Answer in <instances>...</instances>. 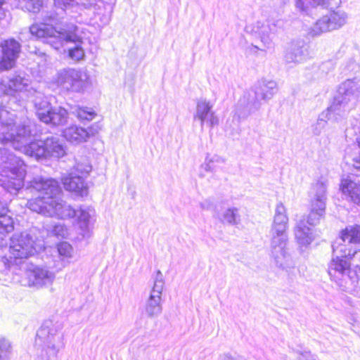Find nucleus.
<instances>
[{"label":"nucleus","mask_w":360,"mask_h":360,"mask_svg":"<svg viewBox=\"0 0 360 360\" xmlns=\"http://www.w3.org/2000/svg\"><path fill=\"white\" fill-rule=\"evenodd\" d=\"M26 165L6 148H0V186L12 195H17L24 186Z\"/></svg>","instance_id":"obj_5"},{"label":"nucleus","mask_w":360,"mask_h":360,"mask_svg":"<svg viewBox=\"0 0 360 360\" xmlns=\"http://www.w3.org/2000/svg\"><path fill=\"white\" fill-rule=\"evenodd\" d=\"M110 20V15H103L102 18H101V22L102 25H107L109 23Z\"/></svg>","instance_id":"obj_47"},{"label":"nucleus","mask_w":360,"mask_h":360,"mask_svg":"<svg viewBox=\"0 0 360 360\" xmlns=\"http://www.w3.org/2000/svg\"><path fill=\"white\" fill-rule=\"evenodd\" d=\"M335 1V0H295L296 8L302 13H307L311 8L319 6L329 8L333 13L330 16L326 15L317 20L310 32L312 36L336 29V13L332 6Z\"/></svg>","instance_id":"obj_7"},{"label":"nucleus","mask_w":360,"mask_h":360,"mask_svg":"<svg viewBox=\"0 0 360 360\" xmlns=\"http://www.w3.org/2000/svg\"><path fill=\"white\" fill-rule=\"evenodd\" d=\"M51 233L59 237L65 238L68 235L67 227L62 223H58L53 226Z\"/></svg>","instance_id":"obj_40"},{"label":"nucleus","mask_w":360,"mask_h":360,"mask_svg":"<svg viewBox=\"0 0 360 360\" xmlns=\"http://www.w3.org/2000/svg\"><path fill=\"white\" fill-rule=\"evenodd\" d=\"M165 287V280L162 272L156 273L153 288L144 305L145 312L148 318L158 316L162 311V295Z\"/></svg>","instance_id":"obj_16"},{"label":"nucleus","mask_w":360,"mask_h":360,"mask_svg":"<svg viewBox=\"0 0 360 360\" xmlns=\"http://www.w3.org/2000/svg\"><path fill=\"white\" fill-rule=\"evenodd\" d=\"M34 91L31 81L24 72L11 73L1 79L0 82V94L15 96L22 93L28 96Z\"/></svg>","instance_id":"obj_12"},{"label":"nucleus","mask_w":360,"mask_h":360,"mask_svg":"<svg viewBox=\"0 0 360 360\" xmlns=\"http://www.w3.org/2000/svg\"><path fill=\"white\" fill-rule=\"evenodd\" d=\"M288 223V217L286 208L283 203L279 202L275 208L274 221L270 231L271 255L276 265L286 271L293 269L295 265L287 248Z\"/></svg>","instance_id":"obj_2"},{"label":"nucleus","mask_w":360,"mask_h":360,"mask_svg":"<svg viewBox=\"0 0 360 360\" xmlns=\"http://www.w3.org/2000/svg\"><path fill=\"white\" fill-rule=\"evenodd\" d=\"M341 252H343V254L341 255L342 257H345V258H351L352 256L354 255V252L353 253L351 252V251L349 250V252L347 254L345 252V250H340Z\"/></svg>","instance_id":"obj_48"},{"label":"nucleus","mask_w":360,"mask_h":360,"mask_svg":"<svg viewBox=\"0 0 360 360\" xmlns=\"http://www.w3.org/2000/svg\"><path fill=\"white\" fill-rule=\"evenodd\" d=\"M11 342L4 337H0V360H11Z\"/></svg>","instance_id":"obj_35"},{"label":"nucleus","mask_w":360,"mask_h":360,"mask_svg":"<svg viewBox=\"0 0 360 360\" xmlns=\"http://www.w3.org/2000/svg\"><path fill=\"white\" fill-rule=\"evenodd\" d=\"M295 236L300 247H307L314 240V235L311 228L306 225L305 219H300L295 228Z\"/></svg>","instance_id":"obj_24"},{"label":"nucleus","mask_w":360,"mask_h":360,"mask_svg":"<svg viewBox=\"0 0 360 360\" xmlns=\"http://www.w3.org/2000/svg\"><path fill=\"white\" fill-rule=\"evenodd\" d=\"M339 271L340 270L345 271L349 268V264L347 263V260H342L339 259Z\"/></svg>","instance_id":"obj_44"},{"label":"nucleus","mask_w":360,"mask_h":360,"mask_svg":"<svg viewBox=\"0 0 360 360\" xmlns=\"http://www.w3.org/2000/svg\"><path fill=\"white\" fill-rule=\"evenodd\" d=\"M42 4V0H27L25 1V8L29 12L37 13L40 11Z\"/></svg>","instance_id":"obj_39"},{"label":"nucleus","mask_w":360,"mask_h":360,"mask_svg":"<svg viewBox=\"0 0 360 360\" xmlns=\"http://www.w3.org/2000/svg\"><path fill=\"white\" fill-rule=\"evenodd\" d=\"M54 5L64 11L70 10L72 13H78L83 6L77 0H54Z\"/></svg>","instance_id":"obj_30"},{"label":"nucleus","mask_w":360,"mask_h":360,"mask_svg":"<svg viewBox=\"0 0 360 360\" xmlns=\"http://www.w3.org/2000/svg\"><path fill=\"white\" fill-rule=\"evenodd\" d=\"M15 111H17L16 109H13V112H15Z\"/></svg>","instance_id":"obj_52"},{"label":"nucleus","mask_w":360,"mask_h":360,"mask_svg":"<svg viewBox=\"0 0 360 360\" xmlns=\"http://www.w3.org/2000/svg\"><path fill=\"white\" fill-rule=\"evenodd\" d=\"M63 324L46 321L37 330L34 343L35 360H53L64 347Z\"/></svg>","instance_id":"obj_3"},{"label":"nucleus","mask_w":360,"mask_h":360,"mask_svg":"<svg viewBox=\"0 0 360 360\" xmlns=\"http://www.w3.org/2000/svg\"><path fill=\"white\" fill-rule=\"evenodd\" d=\"M0 47V71L11 69L15 65L21 50L20 43L14 39H10L1 42Z\"/></svg>","instance_id":"obj_17"},{"label":"nucleus","mask_w":360,"mask_h":360,"mask_svg":"<svg viewBox=\"0 0 360 360\" xmlns=\"http://www.w3.org/2000/svg\"><path fill=\"white\" fill-rule=\"evenodd\" d=\"M277 91V84L274 80L261 79L253 88L244 93L236 106L234 117L238 122L245 119L261 107L262 101L271 99Z\"/></svg>","instance_id":"obj_6"},{"label":"nucleus","mask_w":360,"mask_h":360,"mask_svg":"<svg viewBox=\"0 0 360 360\" xmlns=\"http://www.w3.org/2000/svg\"><path fill=\"white\" fill-rule=\"evenodd\" d=\"M200 207L202 210H209L212 209V204L210 200H205L200 203Z\"/></svg>","instance_id":"obj_46"},{"label":"nucleus","mask_w":360,"mask_h":360,"mask_svg":"<svg viewBox=\"0 0 360 360\" xmlns=\"http://www.w3.org/2000/svg\"><path fill=\"white\" fill-rule=\"evenodd\" d=\"M53 82L63 90L79 93L91 84V78L86 70L65 68L58 72Z\"/></svg>","instance_id":"obj_8"},{"label":"nucleus","mask_w":360,"mask_h":360,"mask_svg":"<svg viewBox=\"0 0 360 360\" xmlns=\"http://www.w3.org/2000/svg\"><path fill=\"white\" fill-rule=\"evenodd\" d=\"M224 162V160L218 155L207 156L205 162L202 165V167L207 172H213L216 167V164Z\"/></svg>","instance_id":"obj_36"},{"label":"nucleus","mask_w":360,"mask_h":360,"mask_svg":"<svg viewBox=\"0 0 360 360\" xmlns=\"http://www.w3.org/2000/svg\"><path fill=\"white\" fill-rule=\"evenodd\" d=\"M69 56L73 60H79L84 58V51L81 46L77 45L69 50Z\"/></svg>","instance_id":"obj_41"},{"label":"nucleus","mask_w":360,"mask_h":360,"mask_svg":"<svg viewBox=\"0 0 360 360\" xmlns=\"http://www.w3.org/2000/svg\"><path fill=\"white\" fill-rule=\"evenodd\" d=\"M40 205H41V207L35 202H32L30 210L44 216L57 217L60 219L72 218L77 214L76 210L61 200L59 195L45 205L41 203Z\"/></svg>","instance_id":"obj_14"},{"label":"nucleus","mask_w":360,"mask_h":360,"mask_svg":"<svg viewBox=\"0 0 360 360\" xmlns=\"http://www.w3.org/2000/svg\"><path fill=\"white\" fill-rule=\"evenodd\" d=\"M332 248H333V252H334V251H335V249H334V245H332Z\"/></svg>","instance_id":"obj_51"},{"label":"nucleus","mask_w":360,"mask_h":360,"mask_svg":"<svg viewBox=\"0 0 360 360\" xmlns=\"http://www.w3.org/2000/svg\"><path fill=\"white\" fill-rule=\"evenodd\" d=\"M321 117L326 120L328 122H335L338 118V103L335 98L332 103L328 106L326 110L323 111L320 115Z\"/></svg>","instance_id":"obj_34"},{"label":"nucleus","mask_w":360,"mask_h":360,"mask_svg":"<svg viewBox=\"0 0 360 360\" xmlns=\"http://www.w3.org/2000/svg\"><path fill=\"white\" fill-rule=\"evenodd\" d=\"M91 169L92 166L90 164L89 160L86 158H84L80 160L77 161V163L74 167L73 172L80 176H83V179H84L89 174Z\"/></svg>","instance_id":"obj_31"},{"label":"nucleus","mask_w":360,"mask_h":360,"mask_svg":"<svg viewBox=\"0 0 360 360\" xmlns=\"http://www.w3.org/2000/svg\"><path fill=\"white\" fill-rule=\"evenodd\" d=\"M30 192L36 191L39 193L38 197L28 200L27 206L30 209L32 202H35L41 207V204H46L51 200H53L61 193V188L58 182L53 179H46L41 176L34 177L27 188Z\"/></svg>","instance_id":"obj_10"},{"label":"nucleus","mask_w":360,"mask_h":360,"mask_svg":"<svg viewBox=\"0 0 360 360\" xmlns=\"http://www.w3.org/2000/svg\"><path fill=\"white\" fill-rule=\"evenodd\" d=\"M25 275L29 286L40 288L51 285L54 278V273L45 268L34 266L26 270Z\"/></svg>","instance_id":"obj_19"},{"label":"nucleus","mask_w":360,"mask_h":360,"mask_svg":"<svg viewBox=\"0 0 360 360\" xmlns=\"http://www.w3.org/2000/svg\"><path fill=\"white\" fill-rule=\"evenodd\" d=\"M72 247L67 242H63L58 245V252L62 260L69 259L72 256Z\"/></svg>","instance_id":"obj_37"},{"label":"nucleus","mask_w":360,"mask_h":360,"mask_svg":"<svg viewBox=\"0 0 360 360\" xmlns=\"http://www.w3.org/2000/svg\"><path fill=\"white\" fill-rule=\"evenodd\" d=\"M4 3H5V0H0V15H3V13L1 12V8Z\"/></svg>","instance_id":"obj_50"},{"label":"nucleus","mask_w":360,"mask_h":360,"mask_svg":"<svg viewBox=\"0 0 360 360\" xmlns=\"http://www.w3.org/2000/svg\"><path fill=\"white\" fill-rule=\"evenodd\" d=\"M64 138L73 144H79L86 141L89 133L83 127L72 125L63 131Z\"/></svg>","instance_id":"obj_25"},{"label":"nucleus","mask_w":360,"mask_h":360,"mask_svg":"<svg viewBox=\"0 0 360 360\" xmlns=\"http://www.w3.org/2000/svg\"><path fill=\"white\" fill-rule=\"evenodd\" d=\"M62 180L66 190L75 192L81 196L87 194L88 187L83 176L72 172L70 175L63 177Z\"/></svg>","instance_id":"obj_21"},{"label":"nucleus","mask_w":360,"mask_h":360,"mask_svg":"<svg viewBox=\"0 0 360 360\" xmlns=\"http://www.w3.org/2000/svg\"><path fill=\"white\" fill-rule=\"evenodd\" d=\"M308 46L303 41L292 43L286 52L285 60L287 63H301L308 56Z\"/></svg>","instance_id":"obj_22"},{"label":"nucleus","mask_w":360,"mask_h":360,"mask_svg":"<svg viewBox=\"0 0 360 360\" xmlns=\"http://www.w3.org/2000/svg\"><path fill=\"white\" fill-rule=\"evenodd\" d=\"M41 244L37 242L36 237L23 232L20 234H14L9 245L10 258L17 260L27 259L34 256L42 249Z\"/></svg>","instance_id":"obj_9"},{"label":"nucleus","mask_w":360,"mask_h":360,"mask_svg":"<svg viewBox=\"0 0 360 360\" xmlns=\"http://www.w3.org/2000/svg\"><path fill=\"white\" fill-rule=\"evenodd\" d=\"M298 354L297 360H316L314 356L308 351L298 352Z\"/></svg>","instance_id":"obj_43"},{"label":"nucleus","mask_w":360,"mask_h":360,"mask_svg":"<svg viewBox=\"0 0 360 360\" xmlns=\"http://www.w3.org/2000/svg\"><path fill=\"white\" fill-rule=\"evenodd\" d=\"M36 114L40 121L52 126L64 125L68 122V112L62 107H52L46 101H35Z\"/></svg>","instance_id":"obj_15"},{"label":"nucleus","mask_w":360,"mask_h":360,"mask_svg":"<svg viewBox=\"0 0 360 360\" xmlns=\"http://www.w3.org/2000/svg\"><path fill=\"white\" fill-rule=\"evenodd\" d=\"M347 14L345 12L339 13V27L345 25L347 20Z\"/></svg>","instance_id":"obj_45"},{"label":"nucleus","mask_w":360,"mask_h":360,"mask_svg":"<svg viewBox=\"0 0 360 360\" xmlns=\"http://www.w3.org/2000/svg\"><path fill=\"white\" fill-rule=\"evenodd\" d=\"M44 22L35 23L30 26L32 35L40 39L43 42L49 44L58 50L68 42H76L79 37L76 34L77 27L72 24L63 25L57 30L51 24H57V20L52 15L45 16Z\"/></svg>","instance_id":"obj_4"},{"label":"nucleus","mask_w":360,"mask_h":360,"mask_svg":"<svg viewBox=\"0 0 360 360\" xmlns=\"http://www.w3.org/2000/svg\"><path fill=\"white\" fill-rule=\"evenodd\" d=\"M8 212L7 201L0 198V235L8 233L14 229L13 219L7 215Z\"/></svg>","instance_id":"obj_26"},{"label":"nucleus","mask_w":360,"mask_h":360,"mask_svg":"<svg viewBox=\"0 0 360 360\" xmlns=\"http://www.w3.org/2000/svg\"><path fill=\"white\" fill-rule=\"evenodd\" d=\"M337 272H338V257H333L331 264L329 269L328 270V275L332 281H337Z\"/></svg>","instance_id":"obj_42"},{"label":"nucleus","mask_w":360,"mask_h":360,"mask_svg":"<svg viewBox=\"0 0 360 360\" xmlns=\"http://www.w3.org/2000/svg\"><path fill=\"white\" fill-rule=\"evenodd\" d=\"M76 212L75 217H77L79 234L82 236V239H88L91 236V224L95 211L91 207L81 206L76 210Z\"/></svg>","instance_id":"obj_20"},{"label":"nucleus","mask_w":360,"mask_h":360,"mask_svg":"<svg viewBox=\"0 0 360 360\" xmlns=\"http://www.w3.org/2000/svg\"><path fill=\"white\" fill-rule=\"evenodd\" d=\"M342 194L348 196L352 201L360 204V186L355 182L343 179L341 184Z\"/></svg>","instance_id":"obj_27"},{"label":"nucleus","mask_w":360,"mask_h":360,"mask_svg":"<svg viewBox=\"0 0 360 360\" xmlns=\"http://www.w3.org/2000/svg\"><path fill=\"white\" fill-rule=\"evenodd\" d=\"M72 113L81 121H91L96 116L94 110L87 107L75 106Z\"/></svg>","instance_id":"obj_32"},{"label":"nucleus","mask_w":360,"mask_h":360,"mask_svg":"<svg viewBox=\"0 0 360 360\" xmlns=\"http://www.w3.org/2000/svg\"><path fill=\"white\" fill-rule=\"evenodd\" d=\"M283 25V22L281 19L269 18L264 22L257 21L253 25L252 32L260 39L263 46H254V48L262 51L271 49L274 45L273 39Z\"/></svg>","instance_id":"obj_13"},{"label":"nucleus","mask_w":360,"mask_h":360,"mask_svg":"<svg viewBox=\"0 0 360 360\" xmlns=\"http://www.w3.org/2000/svg\"><path fill=\"white\" fill-rule=\"evenodd\" d=\"M354 79H347L341 86L340 89L344 91L346 96L354 95L360 97V85Z\"/></svg>","instance_id":"obj_33"},{"label":"nucleus","mask_w":360,"mask_h":360,"mask_svg":"<svg viewBox=\"0 0 360 360\" xmlns=\"http://www.w3.org/2000/svg\"><path fill=\"white\" fill-rule=\"evenodd\" d=\"M44 150H45L44 158L53 157L59 158L65 154V149L63 141L56 136L47 137L44 141Z\"/></svg>","instance_id":"obj_23"},{"label":"nucleus","mask_w":360,"mask_h":360,"mask_svg":"<svg viewBox=\"0 0 360 360\" xmlns=\"http://www.w3.org/2000/svg\"><path fill=\"white\" fill-rule=\"evenodd\" d=\"M212 108L213 105L205 99H200L197 102L193 120L200 121L202 130L205 124L210 128L219 124V118L212 110Z\"/></svg>","instance_id":"obj_18"},{"label":"nucleus","mask_w":360,"mask_h":360,"mask_svg":"<svg viewBox=\"0 0 360 360\" xmlns=\"http://www.w3.org/2000/svg\"><path fill=\"white\" fill-rule=\"evenodd\" d=\"M219 360H235L232 356L228 354H223L219 356Z\"/></svg>","instance_id":"obj_49"},{"label":"nucleus","mask_w":360,"mask_h":360,"mask_svg":"<svg viewBox=\"0 0 360 360\" xmlns=\"http://www.w3.org/2000/svg\"><path fill=\"white\" fill-rule=\"evenodd\" d=\"M327 124V120H323L322 117H321L320 115H319V117L317 119V121L311 124V132L314 136H319L322 131V130L325 128V127Z\"/></svg>","instance_id":"obj_38"},{"label":"nucleus","mask_w":360,"mask_h":360,"mask_svg":"<svg viewBox=\"0 0 360 360\" xmlns=\"http://www.w3.org/2000/svg\"><path fill=\"white\" fill-rule=\"evenodd\" d=\"M18 115L0 107V143L11 144L13 148L36 159L44 158V141H32L39 129L27 116L23 105Z\"/></svg>","instance_id":"obj_1"},{"label":"nucleus","mask_w":360,"mask_h":360,"mask_svg":"<svg viewBox=\"0 0 360 360\" xmlns=\"http://www.w3.org/2000/svg\"><path fill=\"white\" fill-rule=\"evenodd\" d=\"M311 210L307 216H304L306 225L316 226L325 214L326 186L323 181L314 184L310 192Z\"/></svg>","instance_id":"obj_11"},{"label":"nucleus","mask_w":360,"mask_h":360,"mask_svg":"<svg viewBox=\"0 0 360 360\" xmlns=\"http://www.w3.org/2000/svg\"><path fill=\"white\" fill-rule=\"evenodd\" d=\"M219 220L224 224L229 225H237L240 221V217L238 214V209L236 207L226 209L219 217Z\"/></svg>","instance_id":"obj_29"},{"label":"nucleus","mask_w":360,"mask_h":360,"mask_svg":"<svg viewBox=\"0 0 360 360\" xmlns=\"http://www.w3.org/2000/svg\"><path fill=\"white\" fill-rule=\"evenodd\" d=\"M341 239L348 243H360V226H349L342 231Z\"/></svg>","instance_id":"obj_28"}]
</instances>
